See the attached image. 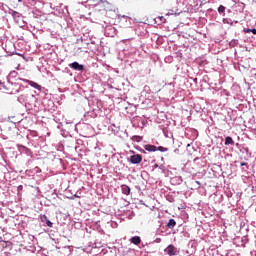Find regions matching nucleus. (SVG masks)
I'll return each instance as SVG.
<instances>
[{"label": "nucleus", "instance_id": "nucleus-18", "mask_svg": "<svg viewBox=\"0 0 256 256\" xmlns=\"http://www.w3.org/2000/svg\"><path fill=\"white\" fill-rule=\"evenodd\" d=\"M218 13H225V6L220 5V6L218 7Z\"/></svg>", "mask_w": 256, "mask_h": 256}, {"label": "nucleus", "instance_id": "nucleus-15", "mask_svg": "<svg viewBox=\"0 0 256 256\" xmlns=\"http://www.w3.org/2000/svg\"><path fill=\"white\" fill-rule=\"evenodd\" d=\"M156 151H160L161 153H167V151H169V148L159 146V147H156Z\"/></svg>", "mask_w": 256, "mask_h": 256}, {"label": "nucleus", "instance_id": "nucleus-11", "mask_svg": "<svg viewBox=\"0 0 256 256\" xmlns=\"http://www.w3.org/2000/svg\"><path fill=\"white\" fill-rule=\"evenodd\" d=\"M121 190L123 195H130L131 194V188L128 185H121Z\"/></svg>", "mask_w": 256, "mask_h": 256}, {"label": "nucleus", "instance_id": "nucleus-17", "mask_svg": "<svg viewBox=\"0 0 256 256\" xmlns=\"http://www.w3.org/2000/svg\"><path fill=\"white\" fill-rule=\"evenodd\" d=\"M244 33H253V35H256V29L255 28H252V29L244 28Z\"/></svg>", "mask_w": 256, "mask_h": 256}, {"label": "nucleus", "instance_id": "nucleus-24", "mask_svg": "<svg viewBox=\"0 0 256 256\" xmlns=\"http://www.w3.org/2000/svg\"><path fill=\"white\" fill-rule=\"evenodd\" d=\"M174 153H176L178 155L179 149L178 148L174 149Z\"/></svg>", "mask_w": 256, "mask_h": 256}, {"label": "nucleus", "instance_id": "nucleus-26", "mask_svg": "<svg viewBox=\"0 0 256 256\" xmlns=\"http://www.w3.org/2000/svg\"><path fill=\"white\" fill-rule=\"evenodd\" d=\"M75 197H79V196H77V194H75V195L72 197V199H75Z\"/></svg>", "mask_w": 256, "mask_h": 256}, {"label": "nucleus", "instance_id": "nucleus-23", "mask_svg": "<svg viewBox=\"0 0 256 256\" xmlns=\"http://www.w3.org/2000/svg\"><path fill=\"white\" fill-rule=\"evenodd\" d=\"M240 165L241 167H247V162H241Z\"/></svg>", "mask_w": 256, "mask_h": 256}, {"label": "nucleus", "instance_id": "nucleus-6", "mask_svg": "<svg viewBox=\"0 0 256 256\" xmlns=\"http://www.w3.org/2000/svg\"><path fill=\"white\" fill-rule=\"evenodd\" d=\"M40 220H41L42 223H45V225L47 227H53V222H51V220H49L47 215H41Z\"/></svg>", "mask_w": 256, "mask_h": 256}, {"label": "nucleus", "instance_id": "nucleus-28", "mask_svg": "<svg viewBox=\"0 0 256 256\" xmlns=\"http://www.w3.org/2000/svg\"><path fill=\"white\" fill-rule=\"evenodd\" d=\"M156 91H161V87H159Z\"/></svg>", "mask_w": 256, "mask_h": 256}, {"label": "nucleus", "instance_id": "nucleus-22", "mask_svg": "<svg viewBox=\"0 0 256 256\" xmlns=\"http://www.w3.org/2000/svg\"><path fill=\"white\" fill-rule=\"evenodd\" d=\"M154 168H155V169H157V168L163 169V166H159V164H155V165H154Z\"/></svg>", "mask_w": 256, "mask_h": 256}, {"label": "nucleus", "instance_id": "nucleus-12", "mask_svg": "<svg viewBox=\"0 0 256 256\" xmlns=\"http://www.w3.org/2000/svg\"><path fill=\"white\" fill-rule=\"evenodd\" d=\"M224 144H225L226 146L235 145V141L233 140V138H232L231 136H227V137L225 138Z\"/></svg>", "mask_w": 256, "mask_h": 256}, {"label": "nucleus", "instance_id": "nucleus-1", "mask_svg": "<svg viewBox=\"0 0 256 256\" xmlns=\"http://www.w3.org/2000/svg\"><path fill=\"white\" fill-rule=\"evenodd\" d=\"M23 84L19 82H7L5 93L8 95H17V93H21V88Z\"/></svg>", "mask_w": 256, "mask_h": 256}, {"label": "nucleus", "instance_id": "nucleus-27", "mask_svg": "<svg viewBox=\"0 0 256 256\" xmlns=\"http://www.w3.org/2000/svg\"><path fill=\"white\" fill-rule=\"evenodd\" d=\"M18 3H23V0H18Z\"/></svg>", "mask_w": 256, "mask_h": 256}, {"label": "nucleus", "instance_id": "nucleus-31", "mask_svg": "<svg viewBox=\"0 0 256 256\" xmlns=\"http://www.w3.org/2000/svg\"><path fill=\"white\" fill-rule=\"evenodd\" d=\"M32 99H35V96L32 95Z\"/></svg>", "mask_w": 256, "mask_h": 256}, {"label": "nucleus", "instance_id": "nucleus-5", "mask_svg": "<svg viewBox=\"0 0 256 256\" xmlns=\"http://www.w3.org/2000/svg\"><path fill=\"white\" fill-rule=\"evenodd\" d=\"M130 163H132V165H139V163H141V161H143V156H141L140 154H135L130 156Z\"/></svg>", "mask_w": 256, "mask_h": 256}, {"label": "nucleus", "instance_id": "nucleus-13", "mask_svg": "<svg viewBox=\"0 0 256 256\" xmlns=\"http://www.w3.org/2000/svg\"><path fill=\"white\" fill-rule=\"evenodd\" d=\"M17 101L21 104L25 103V101H27V94H21L20 96H18Z\"/></svg>", "mask_w": 256, "mask_h": 256}, {"label": "nucleus", "instance_id": "nucleus-9", "mask_svg": "<svg viewBox=\"0 0 256 256\" xmlns=\"http://www.w3.org/2000/svg\"><path fill=\"white\" fill-rule=\"evenodd\" d=\"M130 243L133 245H141V237L140 236H133L129 239Z\"/></svg>", "mask_w": 256, "mask_h": 256}, {"label": "nucleus", "instance_id": "nucleus-32", "mask_svg": "<svg viewBox=\"0 0 256 256\" xmlns=\"http://www.w3.org/2000/svg\"><path fill=\"white\" fill-rule=\"evenodd\" d=\"M196 183H198V185H199V181H196Z\"/></svg>", "mask_w": 256, "mask_h": 256}, {"label": "nucleus", "instance_id": "nucleus-10", "mask_svg": "<svg viewBox=\"0 0 256 256\" xmlns=\"http://www.w3.org/2000/svg\"><path fill=\"white\" fill-rule=\"evenodd\" d=\"M17 78V71H11L7 76V82L11 83L13 82V79Z\"/></svg>", "mask_w": 256, "mask_h": 256}, {"label": "nucleus", "instance_id": "nucleus-20", "mask_svg": "<svg viewBox=\"0 0 256 256\" xmlns=\"http://www.w3.org/2000/svg\"><path fill=\"white\" fill-rule=\"evenodd\" d=\"M223 23H227L228 25H232L231 19H228V18H224Z\"/></svg>", "mask_w": 256, "mask_h": 256}, {"label": "nucleus", "instance_id": "nucleus-4", "mask_svg": "<svg viewBox=\"0 0 256 256\" xmlns=\"http://www.w3.org/2000/svg\"><path fill=\"white\" fill-rule=\"evenodd\" d=\"M18 80L23 81L24 83H28V85L30 87H33L34 89H37V91H41V89H43V87L41 85H39L37 82H33L31 80L22 79V78H18Z\"/></svg>", "mask_w": 256, "mask_h": 256}, {"label": "nucleus", "instance_id": "nucleus-8", "mask_svg": "<svg viewBox=\"0 0 256 256\" xmlns=\"http://www.w3.org/2000/svg\"><path fill=\"white\" fill-rule=\"evenodd\" d=\"M176 225H177V221H175V219L173 218L169 219L168 222L166 223L167 229H175Z\"/></svg>", "mask_w": 256, "mask_h": 256}, {"label": "nucleus", "instance_id": "nucleus-25", "mask_svg": "<svg viewBox=\"0 0 256 256\" xmlns=\"http://www.w3.org/2000/svg\"><path fill=\"white\" fill-rule=\"evenodd\" d=\"M240 7H242V9H245V3H241Z\"/></svg>", "mask_w": 256, "mask_h": 256}, {"label": "nucleus", "instance_id": "nucleus-7", "mask_svg": "<svg viewBox=\"0 0 256 256\" xmlns=\"http://www.w3.org/2000/svg\"><path fill=\"white\" fill-rule=\"evenodd\" d=\"M145 151H148L149 153H155L157 151V146L151 145V144H146L144 146Z\"/></svg>", "mask_w": 256, "mask_h": 256}, {"label": "nucleus", "instance_id": "nucleus-19", "mask_svg": "<svg viewBox=\"0 0 256 256\" xmlns=\"http://www.w3.org/2000/svg\"><path fill=\"white\" fill-rule=\"evenodd\" d=\"M143 139V137H141V136H134L133 137V140L134 141H137V143H140V141Z\"/></svg>", "mask_w": 256, "mask_h": 256}, {"label": "nucleus", "instance_id": "nucleus-30", "mask_svg": "<svg viewBox=\"0 0 256 256\" xmlns=\"http://www.w3.org/2000/svg\"><path fill=\"white\" fill-rule=\"evenodd\" d=\"M187 147H191V144H188Z\"/></svg>", "mask_w": 256, "mask_h": 256}, {"label": "nucleus", "instance_id": "nucleus-29", "mask_svg": "<svg viewBox=\"0 0 256 256\" xmlns=\"http://www.w3.org/2000/svg\"><path fill=\"white\" fill-rule=\"evenodd\" d=\"M149 86H145L144 89H147Z\"/></svg>", "mask_w": 256, "mask_h": 256}, {"label": "nucleus", "instance_id": "nucleus-21", "mask_svg": "<svg viewBox=\"0 0 256 256\" xmlns=\"http://www.w3.org/2000/svg\"><path fill=\"white\" fill-rule=\"evenodd\" d=\"M12 17H19V12L12 10Z\"/></svg>", "mask_w": 256, "mask_h": 256}, {"label": "nucleus", "instance_id": "nucleus-16", "mask_svg": "<svg viewBox=\"0 0 256 256\" xmlns=\"http://www.w3.org/2000/svg\"><path fill=\"white\" fill-rule=\"evenodd\" d=\"M7 88V84H5L4 82L0 81V91H2V93H5Z\"/></svg>", "mask_w": 256, "mask_h": 256}, {"label": "nucleus", "instance_id": "nucleus-2", "mask_svg": "<svg viewBox=\"0 0 256 256\" xmlns=\"http://www.w3.org/2000/svg\"><path fill=\"white\" fill-rule=\"evenodd\" d=\"M164 252L167 253V255L169 256L179 255V249L171 244L167 248H165Z\"/></svg>", "mask_w": 256, "mask_h": 256}, {"label": "nucleus", "instance_id": "nucleus-3", "mask_svg": "<svg viewBox=\"0 0 256 256\" xmlns=\"http://www.w3.org/2000/svg\"><path fill=\"white\" fill-rule=\"evenodd\" d=\"M69 68L73 69L74 71H79L80 73L85 71V66L83 64H79V62L70 63Z\"/></svg>", "mask_w": 256, "mask_h": 256}, {"label": "nucleus", "instance_id": "nucleus-14", "mask_svg": "<svg viewBox=\"0 0 256 256\" xmlns=\"http://www.w3.org/2000/svg\"><path fill=\"white\" fill-rule=\"evenodd\" d=\"M229 45L231 47H237V45H239V40L238 39H232L230 42H229Z\"/></svg>", "mask_w": 256, "mask_h": 256}]
</instances>
